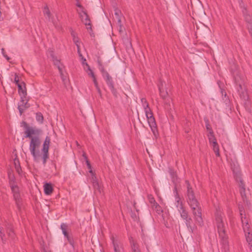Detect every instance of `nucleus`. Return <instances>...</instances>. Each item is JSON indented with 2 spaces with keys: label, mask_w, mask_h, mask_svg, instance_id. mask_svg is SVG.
Masks as SVG:
<instances>
[{
  "label": "nucleus",
  "mask_w": 252,
  "mask_h": 252,
  "mask_svg": "<svg viewBox=\"0 0 252 252\" xmlns=\"http://www.w3.org/2000/svg\"><path fill=\"white\" fill-rule=\"evenodd\" d=\"M59 72L63 82L64 84H65L67 80V78L66 76L63 74V69L62 70V71H59Z\"/></svg>",
  "instance_id": "e433bc0d"
},
{
  "label": "nucleus",
  "mask_w": 252,
  "mask_h": 252,
  "mask_svg": "<svg viewBox=\"0 0 252 252\" xmlns=\"http://www.w3.org/2000/svg\"><path fill=\"white\" fill-rule=\"evenodd\" d=\"M9 185L13 194L19 193V188L15 184L13 180H10Z\"/></svg>",
  "instance_id": "f3484780"
},
{
  "label": "nucleus",
  "mask_w": 252,
  "mask_h": 252,
  "mask_svg": "<svg viewBox=\"0 0 252 252\" xmlns=\"http://www.w3.org/2000/svg\"><path fill=\"white\" fill-rule=\"evenodd\" d=\"M36 120L40 123L43 122V116L41 113L38 112L36 114Z\"/></svg>",
  "instance_id": "7c9ffc66"
},
{
  "label": "nucleus",
  "mask_w": 252,
  "mask_h": 252,
  "mask_svg": "<svg viewBox=\"0 0 252 252\" xmlns=\"http://www.w3.org/2000/svg\"><path fill=\"white\" fill-rule=\"evenodd\" d=\"M239 187L240 188V193H241L242 196H243V195H245V185L243 183V182L241 179H240V180Z\"/></svg>",
  "instance_id": "a878e982"
},
{
  "label": "nucleus",
  "mask_w": 252,
  "mask_h": 252,
  "mask_svg": "<svg viewBox=\"0 0 252 252\" xmlns=\"http://www.w3.org/2000/svg\"><path fill=\"white\" fill-rule=\"evenodd\" d=\"M50 142V137L47 136L43 145L42 151L43 153H48L49 144Z\"/></svg>",
  "instance_id": "dca6fc26"
},
{
  "label": "nucleus",
  "mask_w": 252,
  "mask_h": 252,
  "mask_svg": "<svg viewBox=\"0 0 252 252\" xmlns=\"http://www.w3.org/2000/svg\"><path fill=\"white\" fill-rule=\"evenodd\" d=\"M97 62L98 64V69L101 73L103 72V71L106 70L103 65H102L101 62L99 60H98Z\"/></svg>",
  "instance_id": "f704fd0d"
},
{
  "label": "nucleus",
  "mask_w": 252,
  "mask_h": 252,
  "mask_svg": "<svg viewBox=\"0 0 252 252\" xmlns=\"http://www.w3.org/2000/svg\"><path fill=\"white\" fill-rule=\"evenodd\" d=\"M141 102L144 109L149 107V104L145 98H142L141 99Z\"/></svg>",
  "instance_id": "72a5a7b5"
},
{
  "label": "nucleus",
  "mask_w": 252,
  "mask_h": 252,
  "mask_svg": "<svg viewBox=\"0 0 252 252\" xmlns=\"http://www.w3.org/2000/svg\"><path fill=\"white\" fill-rule=\"evenodd\" d=\"M96 90H97V93H98L101 96V90H100V88H99V86H98V87H97V88H96Z\"/></svg>",
  "instance_id": "864d4df0"
},
{
  "label": "nucleus",
  "mask_w": 252,
  "mask_h": 252,
  "mask_svg": "<svg viewBox=\"0 0 252 252\" xmlns=\"http://www.w3.org/2000/svg\"><path fill=\"white\" fill-rule=\"evenodd\" d=\"M180 214L181 218L184 219H187L189 217L188 212L186 211L185 207H183V209H180L178 210Z\"/></svg>",
  "instance_id": "412c9836"
},
{
  "label": "nucleus",
  "mask_w": 252,
  "mask_h": 252,
  "mask_svg": "<svg viewBox=\"0 0 252 252\" xmlns=\"http://www.w3.org/2000/svg\"><path fill=\"white\" fill-rule=\"evenodd\" d=\"M233 75L235 87L240 97L244 100H247L248 99V95L245 86V77L238 72L234 73Z\"/></svg>",
  "instance_id": "7ed1b4c3"
},
{
  "label": "nucleus",
  "mask_w": 252,
  "mask_h": 252,
  "mask_svg": "<svg viewBox=\"0 0 252 252\" xmlns=\"http://www.w3.org/2000/svg\"><path fill=\"white\" fill-rule=\"evenodd\" d=\"M103 79L105 80L108 87L112 86L114 85L112 77L110 75L109 73L106 71H103L101 73Z\"/></svg>",
  "instance_id": "9b49d317"
},
{
  "label": "nucleus",
  "mask_w": 252,
  "mask_h": 252,
  "mask_svg": "<svg viewBox=\"0 0 252 252\" xmlns=\"http://www.w3.org/2000/svg\"><path fill=\"white\" fill-rule=\"evenodd\" d=\"M83 157L86 160V164H87L88 169H90L89 172L93 174L91 165L90 162L89 161V160H88L87 157L85 153H84L83 154Z\"/></svg>",
  "instance_id": "c85d7f7f"
},
{
  "label": "nucleus",
  "mask_w": 252,
  "mask_h": 252,
  "mask_svg": "<svg viewBox=\"0 0 252 252\" xmlns=\"http://www.w3.org/2000/svg\"><path fill=\"white\" fill-rule=\"evenodd\" d=\"M54 64L57 66L59 71H62L63 69V66L61 64L60 61L57 59H53Z\"/></svg>",
  "instance_id": "b1692460"
},
{
  "label": "nucleus",
  "mask_w": 252,
  "mask_h": 252,
  "mask_svg": "<svg viewBox=\"0 0 252 252\" xmlns=\"http://www.w3.org/2000/svg\"><path fill=\"white\" fill-rule=\"evenodd\" d=\"M148 198L149 202L151 204L156 202L154 198L152 195L149 196Z\"/></svg>",
  "instance_id": "79ce46f5"
},
{
  "label": "nucleus",
  "mask_w": 252,
  "mask_h": 252,
  "mask_svg": "<svg viewBox=\"0 0 252 252\" xmlns=\"http://www.w3.org/2000/svg\"><path fill=\"white\" fill-rule=\"evenodd\" d=\"M76 5L77 7L80 8L81 9V10L84 9V8L82 6V5L78 2V1H77Z\"/></svg>",
  "instance_id": "603ef678"
},
{
  "label": "nucleus",
  "mask_w": 252,
  "mask_h": 252,
  "mask_svg": "<svg viewBox=\"0 0 252 252\" xmlns=\"http://www.w3.org/2000/svg\"><path fill=\"white\" fill-rule=\"evenodd\" d=\"M48 158V153H43L42 156L43 164H45L47 159Z\"/></svg>",
  "instance_id": "4c0bfd02"
},
{
  "label": "nucleus",
  "mask_w": 252,
  "mask_h": 252,
  "mask_svg": "<svg viewBox=\"0 0 252 252\" xmlns=\"http://www.w3.org/2000/svg\"><path fill=\"white\" fill-rule=\"evenodd\" d=\"M85 62H86V61H84V62H83V63H84H84H85Z\"/></svg>",
  "instance_id": "680f3d73"
},
{
  "label": "nucleus",
  "mask_w": 252,
  "mask_h": 252,
  "mask_svg": "<svg viewBox=\"0 0 252 252\" xmlns=\"http://www.w3.org/2000/svg\"><path fill=\"white\" fill-rule=\"evenodd\" d=\"M92 183L93 182L98 181L97 180L96 177L94 175H93V173L92 174Z\"/></svg>",
  "instance_id": "3c124183"
},
{
  "label": "nucleus",
  "mask_w": 252,
  "mask_h": 252,
  "mask_svg": "<svg viewBox=\"0 0 252 252\" xmlns=\"http://www.w3.org/2000/svg\"><path fill=\"white\" fill-rule=\"evenodd\" d=\"M120 11L119 10L115 11V14L118 17L119 16Z\"/></svg>",
  "instance_id": "6e6d98bb"
},
{
  "label": "nucleus",
  "mask_w": 252,
  "mask_h": 252,
  "mask_svg": "<svg viewBox=\"0 0 252 252\" xmlns=\"http://www.w3.org/2000/svg\"><path fill=\"white\" fill-rule=\"evenodd\" d=\"M144 110L147 118L149 117L150 116H153V113L150 108H149V107L145 108Z\"/></svg>",
  "instance_id": "473e14b6"
},
{
  "label": "nucleus",
  "mask_w": 252,
  "mask_h": 252,
  "mask_svg": "<svg viewBox=\"0 0 252 252\" xmlns=\"http://www.w3.org/2000/svg\"><path fill=\"white\" fill-rule=\"evenodd\" d=\"M216 223L218 228V232L219 237L221 240L220 243L224 252H227L229 250L228 242L227 237L225 233V218L223 214L221 212L220 208L218 207L216 208L215 213Z\"/></svg>",
  "instance_id": "f03ea898"
},
{
  "label": "nucleus",
  "mask_w": 252,
  "mask_h": 252,
  "mask_svg": "<svg viewBox=\"0 0 252 252\" xmlns=\"http://www.w3.org/2000/svg\"><path fill=\"white\" fill-rule=\"evenodd\" d=\"M14 164L15 166V169L17 172L20 174L22 172L21 167L20 164L19 160L17 158H15L14 159Z\"/></svg>",
  "instance_id": "aec40b11"
},
{
  "label": "nucleus",
  "mask_w": 252,
  "mask_h": 252,
  "mask_svg": "<svg viewBox=\"0 0 252 252\" xmlns=\"http://www.w3.org/2000/svg\"><path fill=\"white\" fill-rule=\"evenodd\" d=\"M155 209L156 210L157 212H158V213H159L160 212H162V210H161V209L160 207L159 208H155Z\"/></svg>",
  "instance_id": "5fc2aeb1"
},
{
  "label": "nucleus",
  "mask_w": 252,
  "mask_h": 252,
  "mask_svg": "<svg viewBox=\"0 0 252 252\" xmlns=\"http://www.w3.org/2000/svg\"><path fill=\"white\" fill-rule=\"evenodd\" d=\"M111 239L115 252H124L123 248L115 241L114 238L113 237Z\"/></svg>",
  "instance_id": "4468645a"
},
{
  "label": "nucleus",
  "mask_w": 252,
  "mask_h": 252,
  "mask_svg": "<svg viewBox=\"0 0 252 252\" xmlns=\"http://www.w3.org/2000/svg\"><path fill=\"white\" fill-rule=\"evenodd\" d=\"M112 93L114 95H115V96H117V91H116V90L114 88V85H112V86H110V87H108Z\"/></svg>",
  "instance_id": "ea45409f"
},
{
  "label": "nucleus",
  "mask_w": 252,
  "mask_h": 252,
  "mask_svg": "<svg viewBox=\"0 0 252 252\" xmlns=\"http://www.w3.org/2000/svg\"><path fill=\"white\" fill-rule=\"evenodd\" d=\"M186 184L187 186V200L190 206L193 218L196 223L200 226L203 224V221L202 218V209L200 205L196 198L194 191L190 187L188 181H186Z\"/></svg>",
  "instance_id": "f257e3e1"
},
{
  "label": "nucleus",
  "mask_w": 252,
  "mask_h": 252,
  "mask_svg": "<svg viewBox=\"0 0 252 252\" xmlns=\"http://www.w3.org/2000/svg\"><path fill=\"white\" fill-rule=\"evenodd\" d=\"M73 40L75 44H77V43H79V39L77 37L74 36V37L73 38Z\"/></svg>",
  "instance_id": "49530a36"
},
{
  "label": "nucleus",
  "mask_w": 252,
  "mask_h": 252,
  "mask_svg": "<svg viewBox=\"0 0 252 252\" xmlns=\"http://www.w3.org/2000/svg\"><path fill=\"white\" fill-rule=\"evenodd\" d=\"M173 193L175 197V205L176 208L178 210H179L180 209H183V207H184L183 202L181 200V198L179 196V195L177 191V189L176 187H175L174 188Z\"/></svg>",
  "instance_id": "1a4fd4ad"
},
{
  "label": "nucleus",
  "mask_w": 252,
  "mask_h": 252,
  "mask_svg": "<svg viewBox=\"0 0 252 252\" xmlns=\"http://www.w3.org/2000/svg\"><path fill=\"white\" fill-rule=\"evenodd\" d=\"M26 95L21 96V100L18 106L20 115L22 114L25 109L30 106V104L28 103V100H26Z\"/></svg>",
  "instance_id": "6e6552de"
},
{
  "label": "nucleus",
  "mask_w": 252,
  "mask_h": 252,
  "mask_svg": "<svg viewBox=\"0 0 252 252\" xmlns=\"http://www.w3.org/2000/svg\"><path fill=\"white\" fill-rule=\"evenodd\" d=\"M65 237L67 238V240H68V242L69 243V244H70L71 245L73 246V244H74V242H73V240L72 238H71V237L70 236H69V235H68L67 236H66V237Z\"/></svg>",
  "instance_id": "a19ab883"
},
{
  "label": "nucleus",
  "mask_w": 252,
  "mask_h": 252,
  "mask_svg": "<svg viewBox=\"0 0 252 252\" xmlns=\"http://www.w3.org/2000/svg\"><path fill=\"white\" fill-rule=\"evenodd\" d=\"M148 122L149 125L152 131L153 134L156 135V133L158 132L157 124L156 123V121L155 118L153 116H150L149 117H147Z\"/></svg>",
  "instance_id": "9d476101"
},
{
  "label": "nucleus",
  "mask_w": 252,
  "mask_h": 252,
  "mask_svg": "<svg viewBox=\"0 0 252 252\" xmlns=\"http://www.w3.org/2000/svg\"><path fill=\"white\" fill-rule=\"evenodd\" d=\"M93 186L94 190H98L99 192H100V186L98 181L93 182Z\"/></svg>",
  "instance_id": "2f4dec72"
},
{
  "label": "nucleus",
  "mask_w": 252,
  "mask_h": 252,
  "mask_svg": "<svg viewBox=\"0 0 252 252\" xmlns=\"http://www.w3.org/2000/svg\"><path fill=\"white\" fill-rule=\"evenodd\" d=\"M205 124H206V129L209 131V132H211V131H213V130L211 127V126L210 125V124L209 123V121L208 120L205 121Z\"/></svg>",
  "instance_id": "58836bf2"
},
{
  "label": "nucleus",
  "mask_w": 252,
  "mask_h": 252,
  "mask_svg": "<svg viewBox=\"0 0 252 252\" xmlns=\"http://www.w3.org/2000/svg\"><path fill=\"white\" fill-rule=\"evenodd\" d=\"M24 85L23 87L21 84H18L17 86L18 88V92L21 96L27 95V91L25 87V85L24 82H22Z\"/></svg>",
  "instance_id": "2eb2a0df"
},
{
  "label": "nucleus",
  "mask_w": 252,
  "mask_h": 252,
  "mask_svg": "<svg viewBox=\"0 0 252 252\" xmlns=\"http://www.w3.org/2000/svg\"><path fill=\"white\" fill-rule=\"evenodd\" d=\"M226 96V93H225L224 96L225 97Z\"/></svg>",
  "instance_id": "bf43d9fd"
},
{
  "label": "nucleus",
  "mask_w": 252,
  "mask_h": 252,
  "mask_svg": "<svg viewBox=\"0 0 252 252\" xmlns=\"http://www.w3.org/2000/svg\"><path fill=\"white\" fill-rule=\"evenodd\" d=\"M130 243L131 246V248L133 252H136V250L137 249V245L136 243L134 242V241L132 239V238L131 237L130 239Z\"/></svg>",
  "instance_id": "cd10ccee"
},
{
  "label": "nucleus",
  "mask_w": 252,
  "mask_h": 252,
  "mask_svg": "<svg viewBox=\"0 0 252 252\" xmlns=\"http://www.w3.org/2000/svg\"><path fill=\"white\" fill-rule=\"evenodd\" d=\"M14 82L16 85H18V84H20L19 77L17 74H15Z\"/></svg>",
  "instance_id": "37998d69"
},
{
  "label": "nucleus",
  "mask_w": 252,
  "mask_h": 252,
  "mask_svg": "<svg viewBox=\"0 0 252 252\" xmlns=\"http://www.w3.org/2000/svg\"><path fill=\"white\" fill-rule=\"evenodd\" d=\"M44 193L49 195L53 191V188L52 185L50 183H46L44 185Z\"/></svg>",
  "instance_id": "a211bd4d"
},
{
  "label": "nucleus",
  "mask_w": 252,
  "mask_h": 252,
  "mask_svg": "<svg viewBox=\"0 0 252 252\" xmlns=\"http://www.w3.org/2000/svg\"><path fill=\"white\" fill-rule=\"evenodd\" d=\"M79 43H77V44H75L77 47V52L78 53V54H79V55L80 56H82V55L81 54V52H80V46H79Z\"/></svg>",
  "instance_id": "de8ad7c7"
},
{
  "label": "nucleus",
  "mask_w": 252,
  "mask_h": 252,
  "mask_svg": "<svg viewBox=\"0 0 252 252\" xmlns=\"http://www.w3.org/2000/svg\"><path fill=\"white\" fill-rule=\"evenodd\" d=\"M248 247L250 252H252V242L248 243Z\"/></svg>",
  "instance_id": "8fccbe9b"
},
{
  "label": "nucleus",
  "mask_w": 252,
  "mask_h": 252,
  "mask_svg": "<svg viewBox=\"0 0 252 252\" xmlns=\"http://www.w3.org/2000/svg\"><path fill=\"white\" fill-rule=\"evenodd\" d=\"M152 205V207H153V209L159 208H160V206L156 202L154 203Z\"/></svg>",
  "instance_id": "c03bdc74"
},
{
  "label": "nucleus",
  "mask_w": 252,
  "mask_h": 252,
  "mask_svg": "<svg viewBox=\"0 0 252 252\" xmlns=\"http://www.w3.org/2000/svg\"><path fill=\"white\" fill-rule=\"evenodd\" d=\"M43 12L44 16H46V18L49 21H50L52 20L51 13L47 5H46L44 7Z\"/></svg>",
  "instance_id": "6ab92c4d"
},
{
  "label": "nucleus",
  "mask_w": 252,
  "mask_h": 252,
  "mask_svg": "<svg viewBox=\"0 0 252 252\" xmlns=\"http://www.w3.org/2000/svg\"><path fill=\"white\" fill-rule=\"evenodd\" d=\"M118 23H119L120 24H121V19H118Z\"/></svg>",
  "instance_id": "4d7b16f0"
},
{
  "label": "nucleus",
  "mask_w": 252,
  "mask_h": 252,
  "mask_svg": "<svg viewBox=\"0 0 252 252\" xmlns=\"http://www.w3.org/2000/svg\"><path fill=\"white\" fill-rule=\"evenodd\" d=\"M93 81L94 83V86L95 88H97L98 87V84L96 79V77L93 78Z\"/></svg>",
  "instance_id": "a18cd8bd"
},
{
  "label": "nucleus",
  "mask_w": 252,
  "mask_h": 252,
  "mask_svg": "<svg viewBox=\"0 0 252 252\" xmlns=\"http://www.w3.org/2000/svg\"><path fill=\"white\" fill-rule=\"evenodd\" d=\"M209 142L212 144L213 150L216 154V156H220L219 148L217 140L214 134L213 131L209 132L208 135Z\"/></svg>",
  "instance_id": "0eeeda50"
},
{
  "label": "nucleus",
  "mask_w": 252,
  "mask_h": 252,
  "mask_svg": "<svg viewBox=\"0 0 252 252\" xmlns=\"http://www.w3.org/2000/svg\"><path fill=\"white\" fill-rule=\"evenodd\" d=\"M67 225L66 224L63 223L61 224V229H62V232L65 237L69 235L67 232Z\"/></svg>",
  "instance_id": "393cba45"
},
{
  "label": "nucleus",
  "mask_w": 252,
  "mask_h": 252,
  "mask_svg": "<svg viewBox=\"0 0 252 252\" xmlns=\"http://www.w3.org/2000/svg\"><path fill=\"white\" fill-rule=\"evenodd\" d=\"M5 230L8 235L11 238H14V233L11 224L6 222L3 226H0V237L3 244H5L6 239L5 237Z\"/></svg>",
  "instance_id": "39448f33"
},
{
  "label": "nucleus",
  "mask_w": 252,
  "mask_h": 252,
  "mask_svg": "<svg viewBox=\"0 0 252 252\" xmlns=\"http://www.w3.org/2000/svg\"><path fill=\"white\" fill-rule=\"evenodd\" d=\"M146 248H147V249L148 250V248L147 246H146Z\"/></svg>",
  "instance_id": "052dcab7"
},
{
  "label": "nucleus",
  "mask_w": 252,
  "mask_h": 252,
  "mask_svg": "<svg viewBox=\"0 0 252 252\" xmlns=\"http://www.w3.org/2000/svg\"><path fill=\"white\" fill-rule=\"evenodd\" d=\"M162 87H163L162 83H161V84L160 85H158V90H159L160 95L163 99H164L167 95V92L166 91L164 92L163 91Z\"/></svg>",
  "instance_id": "4be33fe9"
},
{
  "label": "nucleus",
  "mask_w": 252,
  "mask_h": 252,
  "mask_svg": "<svg viewBox=\"0 0 252 252\" xmlns=\"http://www.w3.org/2000/svg\"><path fill=\"white\" fill-rule=\"evenodd\" d=\"M186 225L189 231L193 232L194 230V227L192 225V219L190 217H188L186 219H184Z\"/></svg>",
  "instance_id": "f8f14e48"
},
{
  "label": "nucleus",
  "mask_w": 252,
  "mask_h": 252,
  "mask_svg": "<svg viewBox=\"0 0 252 252\" xmlns=\"http://www.w3.org/2000/svg\"><path fill=\"white\" fill-rule=\"evenodd\" d=\"M82 21L85 25L91 26V21L89 16L88 17H85L84 19L82 20Z\"/></svg>",
  "instance_id": "c9c22d12"
},
{
  "label": "nucleus",
  "mask_w": 252,
  "mask_h": 252,
  "mask_svg": "<svg viewBox=\"0 0 252 252\" xmlns=\"http://www.w3.org/2000/svg\"><path fill=\"white\" fill-rule=\"evenodd\" d=\"M71 35H72V36H73V38L74 37V36H75V34H74V32H72V33H71Z\"/></svg>",
  "instance_id": "13d9d810"
},
{
  "label": "nucleus",
  "mask_w": 252,
  "mask_h": 252,
  "mask_svg": "<svg viewBox=\"0 0 252 252\" xmlns=\"http://www.w3.org/2000/svg\"><path fill=\"white\" fill-rule=\"evenodd\" d=\"M2 53L3 55V56H4V57L6 59V60H7V61H8V60L10 59L9 57H8L6 54H5V53H4V49H2Z\"/></svg>",
  "instance_id": "09e8293b"
},
{
  "label": "nucleus",
  "mask_w": 252,
  "mask_h": 252,
  "mask_svg": "<svg viewBox=\"0 0 252 252\" xmlns=\"http://www.w3.org/2000/svg\"><path fill=\"white\" fill-rule=\"evenodd\" d=\"M248 228H249L248 223V222H246L245 225L243 226V229L245 233H246V229H248ZM245 235H246V241H247V243H251L252 241V235L250 233V232H248L247 233V234L246 233Z\"/></svg>",
  "instance_id": "ddd939ff"
},
{
  "label": "nucleus",
  "mask_w": 252,
  "mask_h": 252,
  "mask_svg": "<svg viewBox=\"0 0 252 252\" xmlns=\"http://www.w3.org/2000/svg\"><path fill=\"white\" fill-rule=\"evenodd\" d=\"M22 126H23L26 129L24 131L25 138L31 137V135H40L41 133L40 129L32 126H29L25 122H22Z\"/></svg>",
  "instance_id": "423d86ee"
},
{
  "label": "nucleus",
  "mask_w": 252,
  "mask_h": 252,
  "mask_svg": "<svg viewBox=\"0 0 252 252\" xmlns=\"http://www.w3.org/2000/svg\"><path fill=\"white\" fill-rule=\"evenodd\" d=\"M39 136V135H31V137H28L31 139L29 150L34 160H36L39 155V151H36V149L38 148L40 145V141Z\"/></svg>",
  "instance_id": "20e7f679"
},
{
  "label": "nucleus",
  "mask_w": 252,
  "mask_h": 252,
  "mask_svg": "<svg viewBox=\"0 0 252 252\" xmlns=\"http://www.w3.org/2000/svg\"><path fill=\"white\" fill-rule=\"evenodd\" d=\"M85 64L88 67V69L86 70V72L88 73V75H89L91 77H92V78H95V76L94 75V73L93 72V71L91 69V68L90 67V66L88 65V64L87 63H85Z\"/></svg>",
  "instance_id": "bb28decb"
},
{
  "label": "nucleus",
  "mask_w": 252,
  "mask_h": 252,
  "mask_svg": "<svg viewBox=\"0 0 252 252\" xmlns=\"http://www.w3.org/2000/svg\"><path fill=\"white\" fill-rule=\"evenodd\" d=\"M78 13L81 20H83L85 17H88V16L86 11H85L84 9H82L80 12L78 11Z\"/></svg>",
  "instance_id": "c756f323"
},
{
  "label": "nucleus",
  "mask_w": 252,
  "mask_h": 252,
  "mask_svg": "<svg viewBox=\"0 0 252 252\" xmlns=\"http://www.w3.org/2000/svg\"><path fill=\"white\" fill-rule=\"evenodd\" d=\"M14 199L17 207L19 209L20 207V193L13 194Z\"/></svg>",
  "instance_id": "5701e85b"
}]
</instances>
